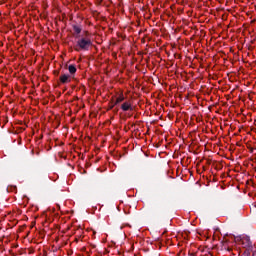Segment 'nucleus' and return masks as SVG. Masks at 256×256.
I'll list each match as a JSON object with an SVG mask.
<instances>
[{"instance_id": "5", "label": "nucleus", "mask_w": 256, "mask_h": 256, "mask_svg": "<svg viewBox=\"0 0 256 256\" xmlns=\"http://www.w3.org/2000/svg\"><path fill=\"white\" fill-rule=\"evenodd\" d=\"M68 71L70 73V75H74L75 73H77V67H75V65L71 64L68 66Z\"/></svg>"}, {"instance_id": "1", "label": "nucleus", "mask_w": 256, "mask_h": 256, "mask_svg": "<svg viewBox=\"0 0 256 256\" xmlns=\"http://www.w3.org/2000/svg\"><path fill=\"white\" fill-rule=\"evenodd\" d=\"M77 38L76 44L74 45V51H89L93 46V41L89 38V32H86L85 36H75Z\"/></svg>"}, {"instance_id": "6", "label": "nucleus", "mask_w": 256, "mask_h": 256, "mask_svg": "<svg viewBox=\"0 0 256 256\" xmlns=\"http://www.w3.org/2000/svg\"><path fill=\"white\" fill-rule=\"evenodd\" d=\"M123 101H125V96H123V94H120L117 98L116 101L114 102L115 105H119V103H123Z\"/></svg>"}, {"instance_id": "9", "label": "nucleus", "mask_w": 256, "mask_h": 256, "mask_svg": "<svg viewBox=\"0 0 256 256\" xmlns=\"http://www.w3.org/2000/svg\"><path fill=\"white\" fill-rule=\"evenodd\" d=\"M249 149H250V153H253L256 150V148H249Z\"/></svg>"}, {"instance_id": "2", "label": "nucleus", "mask_w": 256, "mask_h": 256, "mask_svg": "<svg viewBox=\"0 0 256 256\" xmlns=\"http://www.w3.org/2000/svg\"><path fill=\"white\" fill-rule=\"evenodd\" d=\"M73 31L76 35V37H81V31H83V28L81 27V25L78 24H73L72 25Z\"/></svg>"}, {"instance_id": "4", "label": "nucleus", "mask_w": 256, "mask_h": 256, "mask_svg": "<svg viewBox=\"0 0 256 256\" xmlns=\"http://www.w3.org/2000/svg\"><path fill=\"white\" fill-rule=\"evenodd\" d=\"M122 111H133V106H131L130 102H124L121 105Z\"/></svg>"}, {"instance_id": "3", "label": "nucleus", "mask_w": 256, "mask_h": 256, "mask_svg": "<svg viewBox=\"0 0 256 256\" xmlns=\"http://www.w3.org/2000/svg\"><path fill=\"white\" fill-rule=\"evenodd\" d=\"M60 82L65 85V83H71V75L69 74H62L60 76Z\"/></svg>"}, {"instance_id": "10", "label": "nucleus", "mask_w": 256, "mask_h": 256, "mask_svg": "<svg viewBox=\"0 0 256 256\" xmlns=\"http://www.w3.org/2000/svg\"><path fill=\"white\" fill-rule=\"evenodd\" d=\"M226 250L229 251V252L232 251V249L230 247H227Z\"/></svg>"}, {"instance_id": "7", "label": "nucleus", "mask_w": 256, "mask_h": 256, "mask_svg": "<svg viewBox=\"0 0 256 256\" xmlns=\"http://www.w3.org/2000/svg\"><path fill=\"white\" fill-rule=\"evenodd\" d=\"M243 241V243H245V241H246V247H253V244L251 243V240H249V239H244V240H242Z\"/></svg>"}, {"instance_id": "8", "label": "nucleus", "mask_w": 256, "mask_h": 256, "mask_svg": "<svg viewBox=\"0 0 256 256\" xmlns=\"http://www.w3.org/2000/svg\"><path fill=\"white\" fill-rule=\"evenodd\" d=\"M115 105H117V104H115V102L112 103V104H110V105H109V109H113V107H115Z\"/></svg>"}]
</instances>
